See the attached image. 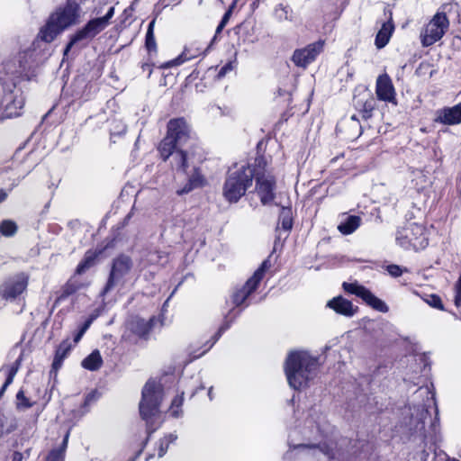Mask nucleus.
Masks as SVG:
<instances>
[{
    "mask_svg": "<svg viewBox=\"0 0 461 461\" xmlns=\"http://www.w3.org/2000/svg\"><path fill=\"white\" fill-rule=\"evenodd\" d=\"M354 107L360 113L361 116L367 120L373 116V112L376 107V99L367 90L355 95L353 98Z\"/></svg>",
    "mask_w": 461,
    "mask_h": 461,
    "instance_id": "19",
    "label": "nucleus"
},
{
    "mask_svg": "<svg viewBox=\"0 0 461 461\" xmlns=\"http://www.w3.org/2000/svg\"><path fill=\"white\" fill-rule=\"evenodd\" d=\"M326 306L335 311L338 314L348 318L353 317L358 309L357 306H354L349 300L342 296H337L330 300Z\"/></svg>",
    "mask_w": 461,
    "mask_h": 461,
    "instance_id": "23",
    "label": "nucleus"
},
{
    "mask_svg": "<svg viewBox=\"0 0 461 461\" xmlns=\"http://www.w3.org/2000/svg\"><path fill=\"white\" fill-rule=\"evenodd\" d=\"M256 163L236 164L230 168L222 188L224 198L230 203H237L252 185Z\"/></svg>",
    "mask_w": 461,
    "mask_h": 461,
    "instance_id": "6",
    "label": "nucleus"
},
{
    "mask_svg": "<svg viewBox=\"0 0 461 461\" xmlns=\"http://www.w3.org/2000/svg\"><path fill=\"white\" fill-rule=\"evenodd\" d=\"M17 230V224L12 220H4L0 223V233L5 237H13Z\"/></svg>",
    "mask_w": 461,
    "mask_h": 461,
    "instance_id": "36",
    "label": "nucleus"
},
{
    "mask_svg": "<svg viewBox=\"0 0 461 461\" xmlns=\"http://www.w3.org/2000/svg\"><path fill=\"white\" fill-rule=\"evenodd\" d=\"M424 301L431 307L438 310H443V303L441 298L437 294H428Z\"/></svg>",
    "mask_w": 461,
    "mask_h": 461,
    "instance_id": "41",
    "label": "nucleus"
},
{
    "mask_svg": "<svg viewBox=\"0 0 461 461\" xmlns=\"http://www.w3.org/2000/svg\"><path fill=\"white\" fill-rule=\"evenodd\" d=\"M17 372H18L17 366H11L9 368L7 377L5 379V386H9L13 383L14 378L16 375Z\"/></svg>",
    "mask_w": 461,
    "mask_h": 461,
    "instance_id": "48",
    "label": "nucleus"
},
{
    "mask_svg": "<svg viewBox=\"0 0 461 461\" xmlns=\"http://www.w3.org/2000/svg\"><path fill=\"white\" fill-rule=\"evenodd\" d=\"M419 360H420L421 363H423L424 369H425V368H426V363H425V362H426V357H425V356H420V357H419Z\"/></svg>",
    "mask_w": 461,
    "mask_h": 461,
    "instance_id": "62",
    "label": "nucleus"
},
{
    "mask_svg": "<svg viewBox=\"0 0 461 461\" xmlns=\"http://www.w3.org/2000/svg\"><path fill=\"white\" fill-rule=\"evenodd\" d=\"M199 54V50H196L195 52H191V50L187 48H185L184 50V51L181 53V55H179L177 58L163 64L161 66V68H171L173 66H178V65H181L183 64L184 62L187 61V60H190L194 58H195L197 55Z\"/></svg>",
    "mask_w": 461,
    "mask_h": 461,
    "instance_id": "30",
    "label": "nucleus"
},
{
    "mask_svg": "<svg viewBox=\"0 0 461 461\" xmlns=\"http://www.w3.org/2000/svg\"><path fill=\"white\" fill-rule=\"evenodd\" d=\"M449 26L447 16L444 13L436 14L420 33L422 46L429 47L438 41Z\"/></svg>",
    "mask_w": 461,
    "mask_h": 461,
    "instance_id": "12",
    "label": "nucleus"
},
{
    "mask_svg": "<svg viewBox=\"0 0 461 461\" xmlns=\"http://www.w3.org/2000/svg\"><path fill=\"white\" fill-rule=\"evenodd\" d=\"M28 279L23 272L8 276L0 285V297L6 301L15 300L26 290Z\"/></svg>",
    "mask_w": 461,
    "mask_h": 461,
    "instance_id": "14",
    "label": "nucleus"
},
{
    "mask_svg": "<svg viewBox=\"0 0 461 461\" xmlns=\"http://www.w3.org/2000/svg\"><path fill=\"white\" fill-rule=\"evenodd\" d=\"M279 223L285 231H290L293 228V210L290 206H282L279 217Z\"/></svg>",
    "mask_w": 461,
    "mask_h": 461,
    "instance_id": "29",
    "label": "nucleus"
},
{
    "mask_svg": "<svg viewBox=\"0 0 461 461\" xmlns=\"http://www.w3.org/2000/svg\"><path fill=\"white\" fill-rule=\"evenodd\" d=\"M183 395H184V393H182L180 395H176L172 400L169 410H170V415L174 418H179L183 414V411H182V405H183V402H184Z\"/></svg>",
    "mask_w": 461,
    "mask_h": 461,
    "instance_id": "37",
    "label": "nucleus"
},
{
    "mask_svg": "<svg viewBox=\"0 0 461 461\" xmlns=\"http://www.w3.org/2000/svg\"><path fill=\"white\" fill-rule=\"evenodd\" d=\"M456 294H455V304L459 307L461 305V276H459L456 284L455 285Z\"/></svg>",
    "mask_w": 461,
    "mask_h": 461,
    "instance_id": "47",
    "label": "nucleus"
},
{
    "mask_svg": "<svg viewBox=\"0 0 461 461\" xmlns=\"http://www.w3.org/2000/svg\"><path fill=\"white\" fill-rule=\"evenodd\" d=\"M132 267L131 258L124 254H121L113 260L109 277L102 294L109 293L115 285L122 282Z\"/></svg>",
    "mask_w": 461,
    "mask_h": 461,
    "instance_id": "13",
    "label": "nucleus"
},
{
    "mask_svg": "<svg viewBox=\"0 0 461 461\" xmlns=\"http://www.w3.org/2000/svg\"><path fill=\"white\" fill-rule=\"evenodd\" d=\"M232 14H230V11H226L223 14V16L221 17V23L222 24H225L227 25V23H229L230 17H231Z\"/></svg>",
    "mask_w": 461,
    "mask_h": 461,
    "instance_id": "55",
    "label": "nucleus"
},
{
    "mask_svg": "<svg viewBox=\"0 0 461 461\" xmlns=\"http://www.w3.org/2000/svg\"><path fill=\"white\" fill-rule=\"evenodd\" d=\"M84 334V332L78 330L77 332L74 335V343L77 344V342H79Z\"/></svg>",
    "mask_w": 461,
    "mask_h": 461,
    "instance_id": "56",
    "label": "nucleus"
},
{
    "mask_svg": "<svg viewBox=\"0 0 461 461\" xmlns=\"http://www.w3.org/2000/svg\"><path fill=\"white\" fill-rule=\"evenodd\" d=\"M190 131V126L184 118L171 119L167 123V135L180 146L187 142Z\"/></svg>",
    "mask_w": 461,
    "mask_h": 461,
    "instance_id": "18",
    "label": "nucleus"
},
{
    "mask_svg": "<svg viewBox=\"0 0 461 461\" xmlns=\"http://www.w3.org/2000/svg\"><path fill=\"white\" fill-rule=\"evenodd\" d=\"M155 321V317H151L149 321H146L139 316H132L128 320L126 328L138 338L147 339Z\"/></svg>",
    "mask_w": 461,
    "mask_h": 461,
    "instance_id": "21",
    "label": "nucleus"
},
{
    "mask_svg": "<svg viewBox=\"0 0 461 461\" xmlns=\"http://www.w3.org/2000/svg\"><path fill=\"white\" fill-rule=\"evenodd\" d=\"M436 416L431 418L428 409L421 406L418 410V417L411 418L410 429L413 440H420V444L413 455L416 461H434L438 455V443L442 440L440 433L438 410Z\"/></svg>",
    "mask_w": 461,
    "mask_h": 461,
    "instance_id": "2",
    "label": "nucleus"
},
{
    "mask_svg": "<svg viewBox=\"0 0 461 461\" xmlns=\"http://www.w3.org/2000/svg\"><path fill=\"white\" fill-rule=\"evenodd\" d=\"M375 94L381 101L396 104L395 90L387 74L380 75L376 79Z\"/></svg>",
    "mask_w": 461,
    "mask_h": 461,
    "instance_id": "20",
    "label": "nucleus"
},
{
    "mask_svg": "<svg viewBox=\"0 0 461 461\" xmlns=\"http://www.w3.org/2000/svg\"><path fill=\"white\" fill-rule=\"evenodd\" d=\"M7 196L8 193L4 189H0V203L5 201Z\"/></svg>",
    "mask_w": 461,
    "mask_h": 461,
    "instance_id": "57",
    "label": "nucleus"
},
{
    "mask_svg": "<svg viewBox=\"0 0 461 461\" xmlns=\"http://www.w3.org/2000/svg\"><path fill=\"white\" fill-rule=\"evenodd\" d=\"M269 267V260H264L260 267L255 271L253 276L247 280L242 287L233 291L230 300L226 301V304L229 305L230 303L231 307L226 313L223 323L221 325L217 333L215 334L213 343L217 341L221 337V335L230 327L234 320L240 316L242 310L249 305L248 300L250 294L257 290L262 278L264 277L267 269H268Z\"/></svg>",
    "mask_w": 461,
    "mask_h": 461,
    "instance_id": "3",
    "label": "nucleus"
},
{
    "mask_svg": "<svg viewBox=\"0 0 461 461\" xmlns=\"http://www.w3.org/2000/svg\"><path fill=\"white\" fill-rule=\"evenodd\" d=\"M289 13V6L283 4H279L275 9L276 16L279 20H290Z\"/></svg>",
    "mask_w": 461,
    "mask_h": 461,
    "instance_id": "42",
    "label": "nucleus"
},
{
    "mask_svg": "<svg viewBox=\"0 0 461 461\" xmlns=\"http://www.w3.org/2000/svg\"><path fill=\"white\" fill-rule=\"evenodd\" d=\"M182 146L171 140V137L166 135L158 145V152L161 158L166 161L172 157L171 164L177 170L186 172L189 168V158L181 149Z\"/></svg>",
    "mask_w": 461,
    "mask_h": 461,
    "instance_id": "11",
    "label": "nucleus"
},
{
    "mask_svg": "<svg viewBox=\"0 0 461 461\" xmlns=\"http://www.w3.org/2000/svg\"><path fill=\"white\" fill-rule=\"evenodd\" d=\"M177 439V435L175 433H169L159 440L158 446V457L164 456L167 453L168 447L171 443H174Z\"/></svg>",
    "mask_w": 461,
    "mask_h": 461,
    "instance_id": "38",
    "label": "nucleus"
},
{
    "mask_svg": "<svg viewBox=\"0 0 461 461\" xmlns=\"http://www.w3.org/2000/svg\"><path fill=\"white\" fill-rule=\"evenodd\" d=\"M396 242L404 249H423L428 245L425 228L416 222H408L396 231Z\"/></svg>",
    "mask_w": 461,
    "mask_h": 461,
    "instance_id": "9",
    "label": "nucleus"
},
{
    "mask_svg": "<svg viewBox=\"0 0 461 461\" xmlns=\"http://www.w3.org/2000/svg\"><path fill=\"white\" fill-rule=\"evenodd\" d=\"M30 456V449L25 450L24 453L18 451L14 452L12 461H23V458H27Z\"/></svg>",
    "mask_w": 461,
    "mask_h": 461,
    "instance_id": "50",
    "label": "nucleus"
},
{
    "mask_svg": "<svg viewBox=\"0 0 461 461\" xmlns=\"http://www.w3.org/2000/svg\"><path fill=\"white\" fill-rule=\"evenodd\" d=\"M185 173L188 176V180L191 182V185L193 184V186L198 188L204 185L206 180L197 167H193L191 174L188 173V169Z\"/></svg>",
    "mask_w": 461,
    "mask_h": 461,
    "instance_id": "34",
    "label": "nucleus"
},
{
    "mask_svg": "<svg viewBox=\"0 0 461 461\" xmlns=\"http://www.w3.org/2000/svg\"><path fill=\"white\" fill-rule=\"evenodd\" d=\"M72 348V344L68 339H64L57 348L55 356L65 359Z\"/></svg>",
    "mask_w": 461,
    "mask_h": 461,
    "instance_id": "40",
    "label": "nucleus"
},
{
    "mask_svg": "<svg viewBox=\"0 0 461 461\" xmlns=\"http://www.w3.org/2000/svg\"><path fill=\"white\" fill-rule=\"evenodd\" d=\"M214 339H215V335L212 337L211 344L207 347V348H206V349H204V350L203 351V353H200V356H203V353H205L207 350H209V349H210V348H212V346L217 342V341H215V342L213 343Z\"/></svg>",
    "mask_w": 461,
    "mask_h": 461,
    "instance_id": "60",
    "label": "nucleus"
},
{
    "mask_svg": "<svg viewBox=\"0 0 461 461\" xmlns=\"http://www.w3.org/2000/svg\"><path fill=\"white\" fill-rule=\"evenodd\" d=\"M100 253L101 250L98 253L88 250L85 254L84 259L77 265L76 270L77 273L81 275L85 273L88 268H90L94 265L97 255Z\"/></svg>",
    "mask_w": 461,
    "mask_h": 461,
    "instance_id": "32",
    "label": "nucleus"
},
{
    "mask_svg": "<svg viewBox=\"0 0 461 461\" xmlns=\"http://www.w3.org/2000/svg\"><path fill=\"white\" fill-rule=\"evenodd\" d=\"M63 360V358H59V357L55 356L52 363V369L55 371L59 369L62 366Z\"/></svg>",
    "mask_w": 461,
    "mask_h": 461,
    "instance_id": "52",
    "label": "nucleus"
},
{
    "mask_svg": "<svg viewBox=\"0 0 461 461\" xmlns=\"http://www.w3.org/2000/svg\"><path fill=\"white\" fill-rule=\"evenodd\" d=\"M163 400V389L160 384L149 380L142 388L141 400L139 404L140 417L146 422L147 438L143 441L141 448L129 461H136L146 447L150 435L159 427L156 420L159 417V408Z\"/></svg>",
    "mask_w": 461,
    "mask_h": 461,
    "instance_id": "4",
    "label": "nucleus"
},
{
    "mask_svg": "<svg viewBox=\"0 0 461 461\" xmlns=\"http://www.w3.org/2000/svg\"><path fill=\"white\" fill-rule=\"evenodd\" d=\"M234 68V65H233V62L231 61H229L228 63H226L224 66H222L218 74H217V77L218 78H222L223 77H225V75L227 73H229L230 71H231L232 69Z\"/></svg>",
    "mask_w": 461,
    "mask_h": 461,
    "instance_id": "46",
    "label": "nucleus"
},
{
    "mask_svg": "<svg viewBox=\"0 0 461 461\" xmlns=\"http://www.w3.org/2000/svg\"><path fill=\"white\" fill-rule=\"evenodd\" d=\"M79 17V5L74 0H68L66 5L53 14L41 31L42 39L51 41L60 32L77 23Z\"/></svg>",
    "mask_w": 461,
    "mask_h": 461,
    "instance_id": "7",
    "label": "nucleus"
},
{
    "mask_svg": "<svg viewBox=\"0 0 461 461\" xmlns=\"http://www.w3.org/2000/svg\"><path fill=\"white\" fill-rule=\"evenodd\" d=\"M96 400V393L95 391L90 392L85 396L83 403L80 405L78 410H75L74 417L81 418L89 411L90 405Z\"/></svg>",
    "mask_w": 461,
    "mask_h": 461,
    "instance_id": "33",
    "label": "nucleus"
},
{
    "mask_svg": "<svg viewBox=\"0 0 461 461\" xmlns=\"http://www.w3.org/2000/svg\"><path fill=\"white\" fill-rule=\"evenodd\" d=\"M342 287L345 290V292L351 294H355L357 297L361 298L368 306H370L374 310L383 313H385L389 311V307L387 306V304L383 300L376 297L369 289H367L364 285H359L357 282H344Z\"/></svg>",
    "mask_w": 461,
    "mask_h": 461,
    "instance_id": "15",
    "label": "nucleus"
},
{
    "mask_svg": "<svg viewBox=\"0 0 461 461\" xmlns=\"http://www.w3.org/2000/svg\"><path fill=\"white\" fill-rule=\"evenodd\" d=\"M113 15L114 7L111 6L104 16L95 18L87 22L83 28L78 30L75 34L71 36L69 42L65 48L64 54L66 55L78 41H81L85 39H92L100 33L108 26L109 22Z\"/></svg>",
    "mask_w": 461,
    "mask_h": 461,
    "instance_id": "10",
    "label": "nucleus"
},
{
    "mask_svg": "<svg viewBox=\"0 0 461 461\" xmlns=\"http://www.w3.org/2000/svg\"><path fill=\"white\" fill-rule=\"evenodd\" d=\"M142 69H143V71L148 70V72H149L148 73V77H149L151 73H152L151 66L149 64H148V63H145V64L142 65Z\"/></svg>",
    "mask_w": 461,
    "mask_h": 461,
    "instance_id": "58",
    "label": "nucleus"
},
{
    "mask_svg": "<svg viewBox=\"0 0 461 461\" xmlns=\"http://www.w3.org/2000/svg\"><path fill=\"white\" fill-rule=\"evenodd\" d=\"M21 361H22V358L21 357H18L15 362L12 365V366H17L18 369L20 368V366H21Z\"/></svg>",
    "mask_w": 461,
    "mask_h": 461,
    "instance_id": "61",
    "label": "nucleus"
},
{
    "mask_svg": "<svg viewBox=\"0 0 461 461\" xmlns=\"http://www.w3.org/2000/svg\"><path fill=\"white\" fill-rule=\"evenodd\" d=\"M99 313L96 312H94L92 313L85 321L84 323L80 326L79 328V330H81L82 332L86 333V331L90 328L91 324L93 323V321L98 317Z\"/></svg>",
    "mask_w": 461,
    "mask_h": 461,
    "instance_id": "44",
    "label": "nucleus"
},
{
    "mask_svg": "<svg viewBox=\"0 0 461 461\" xmlns=\"http://www.w3.org/2000/svg\"><path fill=\"white\" fill-rule=\"evenodd\" d=\"M386 270L393 277H398L403 273V269L400 266L393 264L387 266Z\"/></svg>",
    "mask_w": 461,
    "mask_h": 461,
    "instance_id": "45",
    "label": "nucleus"
},
{
    "mask_svg": "<svg viewBox=\"0 0 461 461\" xmlns=\"http://www.w3.org/2000/svg\"><path fill=\"white\" fill-rule=\"evenodd\" d=\"M15 429L14 424H6L5 416L0 412V437L5 433H10Z\"/></svg>",
    "mask_w": 461,
    "mask_h": 461,
    "instance_id": "43",
    "label": "nucleus"
},
{
    "mask_svg": "<svg viewBox=\"0 0 461 461\" xmlns=\"http://www.w3.org/2000/svg\"><path fill=\"white\" fill-rule=\"evenodd\" d=\"M225 26H226L225 24L219 23V24L215 30V34L212 38V41H215L217 40L218 35L222 32V30L224 29Z\"/></svg>",
    "mask_w": 461,
    "mask_h": 461,
    "instance_id": "54",
    "label": "nucleus"
},
{
    "mask_svg": "<svg viewBox=\"0 0 461 461\" xmlns=\"http://www.w3.org/2000/svg\"><path fill=\"white\" fill-rule=\"evenodd\" d=\"M154 25H155V20H152L149 23L148 30L146 32V37H145V46L149 52L156 51V50H157L156 41H155V37H154Z\"/></svg>",
    "mask_w": 461,
    "mask_h": 461,
    "instance_id": "35",
    "label": "nucleus"
},
{
    "mask_svg": "<svg viewBox=\"0 0 461 461\" xmlns=\"http://www.w3.org/2000/svg\"><path fill=\"white\" fill-rule=\"evenodd\" d=\"M212 387H210L209 388V391H208V396H209V399L212 401L213 399L212 397Z\"/></svg>",
    "mask_w": 461,
    "mask_h": 461,
    "instance_id": "63",
    "label": "nucleus"
},
{
    "mask_svg": "<svg viewBox=\"0 0 461 461\" xmlns=\"http://www.w3.org/2000/svg\"><path fill=\"white\" fill-rule=\"evenodd\" d=\"M309 422V428H311V429H307V430H304L303 433V437L304 438H311L312 434L313 433V429H315L316 431H319V426L316 425L315 427L312 426V421H308Z\"/></svg>",
    "mask_w": 461,
    "mask_h": 461,
    "instance_id": "51",
    "label": "nucleus"
},
{
    "mask_svg": "<svg viewBox=\"0 0 461 461\" xmlns=\"http://www.w3.org/2000/svg\"><path fill=\"white\" fill-rule=\"evenodd\" d=\"M68 433L64 437L60 446L57 448L52 449L49 453L46 461H64L65 453L68 447Z\"/></svg>",
    "mask_w": 461,
    "mask_h": 461,
    "instance_id": "31",
    "label": "nucleus"
},
{
    "mask_svg": "<svg viewBox=\"0 0 461 461\" xmlns=\"http://www.w3.org/2000/svg\"><path fill=\"white\" fill-rule=\"evenodd\" d=\"M195 186H193V184L191 185V182L187 180L186 184L180 189L176 191V194L178 195H183L185 194L190 193L192 190L195 189Z\"/></svg>",
    "mask_w": 461,
    "mask_h": 461,
    "instance_id": "49",
    "label": "nucleus"
},
{
    "mask_svg": "<svg viewBox=\"0 0 461 461\" xmlns=\"http://www.w3.org/2000/svg\"><path fill=\"white\" fill-rule=\"evenodd\" d=\"M36 75V66L27 53L19 54L0 64V86L4 91L2 105L5 117L13 118L22 114L24 98L18 86L24 80H32Z\"/></svg>",
    "mask_w": 461,
    "mask_h": 461,
    "instance_id": "1",
    "label": "nucleus"
},
{
    "mask_svg": "<svg viewBox=\"0 0 461 461\" xmlns=\"http://www.w3.org/2000/svg\"><path fill=\"white\" fill-rule=\"evenodd\" d=\"M125 131H126V126L122 125V130L120 131H118V134L124 133Z\"/></svg>",
    "mask_w": 461,
    "mask_h": 461,
    "instance_id": "64",
    "label": "nucleus"
},
{
    "mask_svg": "<svg viewBox=\"0 0 461 461\" xmlns=\"http://www.w3.org/2000/svg\"><path fill=\"white\" fill-rule=\"evenodd\" d=\"M362 219L357 215H343L338 230L343 235L352 234L361 224Z\"/></svg>",
    "mask_w": 461,
    "mask_h": 461,
    "instance_id": "26",
    "label": "nucleus"
},
{
    "mask_svg": "<svg viewBox=\"0 0 461 461\" xmlns=\"http://www.w3.org/2000/svg\"><path fill=\"white\" fill-rule=\"evenodd\" d=\"M299 431L297 429H294L290 431L288 436V445L291 449H302V450H313V451H320L323 453L325 456H330V449L326 445H321V444H306V443H295L294 437V435L298 434Z\"/></svg>",
    "mask_w": 461,
    "mask_h": 461,
    "instance_id": "25",
    "label": "nucleus"
},
{
    "mask_svg": "<svg viewBox=\"0 0 461 461\" xmlns=\"http://www.w3.org/2000/svg\"><path fill=\"white\" fill-rule=\"evenodd\" d=\"M323 48L322 41H317L307 45L303 49L294 50L292 60L297 67L306 68L310 63L315 60Z\"/></svg>",
    "mask_w": 461,
    "mask_h": 461,
    "instance_id": "17",
    "label": "nucleus"
},
{
    "mask_svg": "<svg viewBox=\"0 0 461 461\" xmlns=\"http://www.w3.org/2000/svg\"><path fill=\"white\" fill-rule=\"evenodd\" d=\"M318 357L305 351L291 352L285 363V372L290 387L299 390L307 386L319 369Z\"/></svg>",
    "mask_w": 461,
    "mask_h": 461,
    "instance_id": "5",
    "label": "nucleus"
},
{
    "mask_svg": "<svg viewBox=\"0 0 461 461\" xmlns=\"http://www.w3.org/2000/svg\"><path fill=\"white\" fill-rule=\"evenodd\" d=\"M33 402H32L29 398L24 395L23 390H19L16 393V408L19 411H24L31 408L33 405Z\"/></svg>",
    "mask_w": 461,
    "mask_h": 461,
    "instance_id": "39",
    "label": "nucleus"
},
{
    "mask_svg": "<svg viewBox=\"0 0 461 461\" xmlns=\"http://www.w3.org/2000/svg\"><path fill=\"white\" fill-rule=\"evenodd\" d=\"M342 287L345 290V292L351 294H355L357 297L361 298L368 306H370L374 310L383 313H385L389 311V307L387 306V304L383 300L376 297L369 289H367L364 285H359L357 282H344Z\"/></svg>",
    "mask_w": 461,
    "mask_h": 461,
    "instance_id": "16",
    "label": "nucleus"
},
{
    "mask_svg": "<svg viewBox=\"0 0 461 461\" xmlns=\"http://www.w3.org/2000/svg\"><path fill=\"white\" fill-rule=\"evenodd\" d=\"M167 262V254L159 250H149L145 253L142 258L144 267L149 265H164Z\"/></svg>",
    "mask_w": 461,
    "mask_h": 461,
    "instance_id": "28",
    "label": "nucleus"
},
{
    "mask_svg": "<svg viewBox=\"0 0 461 461\" xmlns=\"http://www.w3.org/2000/svg\"><path fill=\"white\" fill-rule=\"evenodd\" d=\"M238 1L239 0H233L226 11H230V14H232V13L237 5Z\"/></svg>",
    "mask_w": 461,
    "mask_h": 461,
    "instance_id": "59",
    "label": "nucleus"
},
{
    "mask_svg": "<svg viewBox=\"0 0 461 461\" xmlns=\"http://www.w3.org/2000/svg\"><path fill=\"white\" fill-rule=\"evenodd\" d=\"M435 122L443 125H456L461 123V102L451 107H443L436 111Z\"/></svg>",
    "mask_w": 461,
    "mask_h": 461,
    "instance_id": "22",
    "label": "nucleus"
},
{
    "mask_svg": "<svg viewBox=\"0 0 461 461\" xmlns=\"http://www.w3.org/2000/svg\"><path fill=\"white\" fill-rule=\"evenodd\" d=\"M103 365V358L98 349L93 350L86 357H85L81 366L89 371H97Z\"/></svg>",
    "mask_w": 461,
    "mask_h": 461,
    "instance_id": "27",
    "label": "nucleus"
},
{
    "mask_svg": "<svg viewBox=\"0 0 461 461\" xmlns=\"http://www.w3.org/2000/svg\"><path fill=\"white\" fill-rule=\"evenodd\" d=\"M393 31L394 24L393 22L392 12H389L387 21L382 23V26L375 36V44L377 49H382L387 45Z\"/></svg>",
    "mask_w": 461,
    "mask_h": 461,
    "instance_id": "24",
    "label": "nucleus"
},
{
    "mask_svg": "<svg viewBox=\"0 0 461 461\" xmlns=\"http://www.w3.org/2000/svg\"><path fill=\"white\" fill-rule=\"evenodd\" d=\"M350 121L352 123V126L358 129V135L361 134V126L359 125L358 120L357 119V116L354 114L350 117Z\"/></svg>",
    "mask_w": 461,
    "mask_h": 461,
    "instance_id": "53",
    "label": "nucleus"
},
{
    "mask_svg": "<svg viewBox=\"0 0 461 461\" xmlns=\"http://www.w3.org/2000/svg\"><path fill=\"white\" fill-rule=\"evenodd\" d=\"M256 192L263 205H271L276 198V178L270 173L267 174V161L264 156L255 158Z\"/></svg>",
    "mask_w": 461,
    "mask_h": 461,
    "instance_id": "8",
    "label": "nucleus"
}]
</instances>
